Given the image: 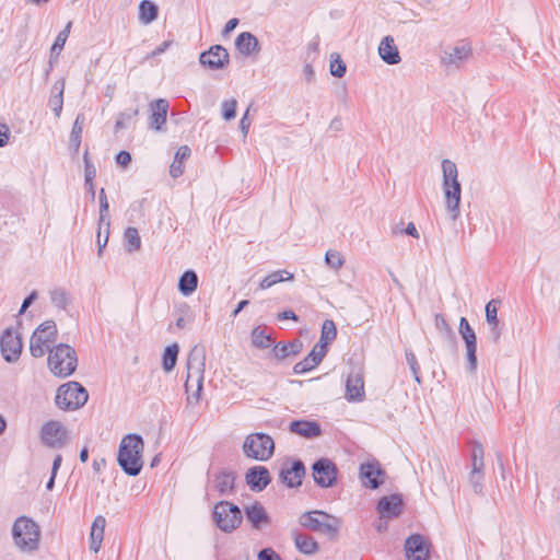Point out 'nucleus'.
<instances>
[{"label":"nucleus","instance_id":"obj_1","mask_svg":"<svg viewBox=\"0 0 560 560\" xmlns=\"http://www.w3.org/2000/svg\"><path fill=\"white\" fill-rule=\"evenodd\" d=\"M143 440L138 434H127L120 442L118 464L129 476H138L142 469Z\"/></svg>","mask_w":560,"mask_h":560},{"label":"nucleus","instance_id":"obj_2","mask_svg":"<svg viewBox=\"0 0 560 560\" xmlns=\"http://www.w3.org/2000/svg\"><path fill=\"white\" fill-rule=\"evenodd\" d=\"M205 361L206 355L203 351L197 347L192 348L188 353L185 389L189 405L199 402L203 383Z\"/></svg>","mask_w":560,"mask_h":560},{"label":"nucleus","instance_id":"obj_3","mask_svg":"<svg viewBox=\"0 0 560 560\" xmlns=\"http://www.w3.org/2000/svg\"><path fill=\"white\" fill-rule=\"evenodd\" d=\"M443 173V192L445 207L453 221L459 217V203L462 197V186L458 180V170L456 164L444 159L441 163Z\"/></svg>","mask_w":560,"mask_h":560},{"label":"nucleus","instance_id":"obj_4","mask_svg":"<svg viewBox=\"0 0 560 560\" xmlns=\"http://www.w3.org/2000/svg\"><path fill=\"white\" fill-rule=\"evenodd\" d=\"M14 545L23 552H33L38 549L40 529L39 526L27 516H20L12 526Z\"/></svg>","mask_w":560,"mask_h":560},{"label":"nucleus","instance_id":"obj_5","mask_svg":"<svg viewBox=\"0 0 560 560\" xmlns=\"http://www.w3.org/2000/svg\"><path fill=\"white\" fill-rule=\"evenodd\" d=\"M299 524L305 529L327 535L330 538H335L341 527L340 518L319 510L302 513Z\"/></svg>","mask_w":560,"mask_h":560},{"label":"nucleus","instance_id":"obj_6","mask_svg":"<svg viewBox=\"0 0 560 560\" xmlns=\"http://www.w3.org/2000/svg\"><path fill=\"white\" fill-rule=\"evenodd\" d=\"M78 358L75 350L66 343H59L49 350L48 366L58 377H68L77 369Z\"/></svg>","mask_w":560,"mask_h":560},{"label":"nucleus","instance_id":"obj_7","mask_svg":"<svg viewBox=\"0 0 560 560\" xmlns=\"http://www.w3.org/2000/svg\"><path fill=\"white\" fill-rule=\"evenodd\" d=\"M88 398V390L80 383L68 382L59 386L55 401L62 410H75L83 407Z\"/></svg>","mask_w":560,"mask_h":560},{"label":"nucleus","instance_id":"obj_8","mask_svg":"<svg viewBox=\"0 0 560 560\" xmlns=\"http://www.w3.org/2000/svg\"><path fill=\"white\" fill-rule=\"evenodd\" d=\"M243 452L249 458L268 460L273 455L275 442L268 434L252 433L244 441Z\"/></svg>","mask_w":560,"mask_h":560},{"label":"nucleus","instance_id":"obj_9","mask_svg":"<svg viewBox=\"0 0 560 560\" xmlns=\"http://www.w3.org/2000/svg\"><path fill=\"white\" fill-rule=\"evenodd\" d=\"M57 326L52 320L40 324L33 332L30 340V351L34 358H42L50 350V345L56 341Z\"/></svg>","mask_w":560,"mask_h":560},{"label":"nucleus","instance_id":"obj_10","mask_svg":"<svg viewBox=\"0 0 560 560\" xmlns=\"http://www.w3.org/2000/svg\"><path fill=\"white\" fill-rule=\"evenodd\" d=\"M213 518L221 530L231 533L241 524L242 513L237 505L221 501L214 506Z\"/></svg>","mask_w":560,"mask_h":560},{"label":"nucleus","instance_id":"obj_11","mask_svg":"<svg viewBox=\"0 0 560 560\" xmlns=\"http://www.w3.org/2000/svg\"><path fill=\"white\" fill-rule=\"evenodd\" d=\"M22 339L12 328H7L0 339V349L3 359L8 363L16 362L22 352Z\"/></svg>","mask_w":560,"mask_h":560},{"label":"nucleus","instance_id":"obj_12","mask_svg":"<svg viewBox=\"0 0 560 560\" xmlns=\"http://www.w3.org/2000/svg\"><path fill=\"white\" fill-rule=\"evenodd\" d=\"M313 477L317 486L322 488L332 487L337 480V467L328 458L316 460L313 466Z\"/></svg>","mask_w":560,"mask_h":560},{"label":"nucleus","instance_id":"obj_13","mask_svg":"<svg viewBox=\"0 0 560 560\" xmlns=\"http://www.w3.org/2000/svg\"><path fill=\"white\" fill-rule=\"evenodd\" d=\"M458 332L466 345V354L468 361V368L470 372H475L477 369V337L465 317H460Z\"/></svg>","mask_w":560,"mask_h":560},{"label":"nucleus","instance_id":"obj_14","mask_svg":"<svg viewBox=\"0 0 560 560\" xmlns=\"http://www.w3.org/2000/svg\"><path fill=\"white\" fill-rule=\"evenodd\" d=\"M199 61L212 70L224 69L230 62V56L223 46L214 45L200 54Z\"/></svg>","mask_w":560,"mask_h":560},{"label":"nucleus","instance_id":"obj_15","mask_svg":"<svg viewBox=\"0 0 560 560\" xmlns=\"http://www.w3.org/2000/svg\"><path fill=\"white\" fill-rule=\"evenodd\" d=\"M67 439V431L59 421H49L42 428V441L49 447H61Z\"/></svg>","mask_w":560,"mask_h":560},{"label":"nucleus","instance_id":"obj_16","mask_svg":"<svg viewBox=\"0 0 560 560\" xmlns=\"http://www.w3.org/2000/svg\"><path fill=\"white\" fill-rule=\"evenodd\" d=\"M408 560H429V544L420 534L409 536L405 541Z\"/></svg>","mask_w":560,"mask_h":560},{"label":"nucleus","instance_id":"obj_17","mask_svg":"<svg viewBox=\"0 0 560 560\" xmlns=\"http://www.w3.org/2000/svg\"><path fill=\"white\" fill-rule=\"evenodd\" d=\"M470 56L471 46L467 43H460L450 50H445L441 57V62L446 67L459 68Z\"/></svg>","mask_w":560,"mask_h":560},{"label":"nucleus","instance_id":"obj_18","mask_svg":"<svg viewBox=\"0 0 560 560\" xmlns=\"http://www.w3.org/2000/svg\"><path fill=\"white\" fill-rule=\"evenodd\" d=\"M346 399L352 402L364 400V380L360 373H350L346 382Z\"/></svg>","mask_w":560,"mask_h":560},{"label":"nucleus","instance_id":"obj_19","mask_svg":"<svg viewBox=\"0 0 560 560\" xmlns=\"http://www.w3.org/2000/svg\"><path fill=\"white\" fill-rule=\"evenodd\" d=\"M247 485L253 491H262L271 481L269 470L264 466H255L245 475Z\"/></svg>","mask_w":560,"mask_h":560},{"label":"nucleus","instance_id":"obj_20","mask_svg":"<svg viewBox=\"0 0 560 560\" xmlns=\"http://www.w3.org/2000/svg\"><path fill=\"white\" fill-rule=\"evenodd\" d=\"M383 476L384 471L378 463H364L360 466V478L371 489H376L384 482Z\"/></svg>","mask_w":560,"mask_h":560},{"label":"nucleus","instance_id":"obj_21","mask_svg":"<svg viewBox=\"0 0 560 560\" xmlns=\"http://www.w3.org/2000/svg\"><path fill=\"white\" fill-rule=\"evenodd\" d=\"M327 351L323 346H314L311 352L293 366L294 374H303L315 369L325 358Z\"/></svg>","mask_w":560,"mask_h":560},{"label":"nucleus","instance_id":"obj_22","mask_svg":"<svg viewBox=\"0 0 560 560\" xmlns=\"http://www.w3.org/2000/svg\"><path fill=\"white\" fill-rule=\"evenodd\" d=\"M402 510V498L399 494L383 497L377 504L381 518L397 517Z\"/></svg>","mask_w":560,"mask_h":560},{"label":"nucleus","instance_id":"obj_23","mask_svg":"<svg viewBox=\"0 0 560 560\" xmlns=\"http://www.w3.org/2000/svg\"><path fill=\"white\" fill-rule=\"evenodd\" d=\"M378 55L385 63L390 66L398 65L401 61L398 47L395 44L394 37L390 35L383 37L381 40Z\"/></svg>","mask_w":560,"mask_h":560},{"label":"nucleus","instance_id":"obj_24","mask_svg":"<svg viewBox=\"0 0 560 560\" xmlns=\"http://www.w3.org/2000/svg\"><path fill=\"white\" fill-rule=\"evenodd\" d=\"M291 537L294 541L295 548L303 555L312 556L318 552V542L310 535L303 534L298 529L291 530Z\"/></svg>","mask_w":560,"mask_h":560},{"label":"nucleus","instance_id":"obj_25","mask_svg":"<svg viewBox=\"0 0 560 560\" xmlns=\"http://www.w3.org/2000/svg\"><path fill=\"white\" fill-rule=\"evenodd\" d=\"M304 475L305 467L301 460L293 462L290 468H282L280 471L282 482L290 488L300 486Z\"/></svg>","mask_w":560,"mask_h":560},{"label":"nucleus","instance_id":"obj_26","mask_svg":"<svg viewBox=\"0 0 560 560\" xmlns=\"http://www.w3.org/2000/svg\"><path fill=\"white\" fill-rule=\"evenodd\" d=\"M289 429L305 439H315L322 434L320 425L316 421L295 420L290 423Z\"/></svg>","mask_w":560,"mask_h":560},{"label":"nucleus","instance_id":"obj_27","mask_svg":"<svg viewBox=\"0 0 560 560\" xmlns=\"http://www.w3.org/2000/svg\"><path fill=\"white\" fill-rule=\"evenodd\" d=\"M245 515L255 529H260L264 525L269 523V516L265 508L258 502L246 506Z\"/></svg>","mask_w":560,"mask_h":560},{"label":"nucleus","instance_id":"obj_28","mask_svg":"<svg viewBox=\"0 0 560 560\" xmlns=\"http://www.w3.org/2000/svg\"><path fill=\"white\" fill-rule=\"evenodd\" d=\"M105 526L106 520L102 515L96 516L92 523L90 533V549L95 553L101 549L102 541L104 539Z\"/></svg>","mask_w":560,"mask_h":560},{"label":"nucleus","instance_id":"obj_29","mask_svg":"<svg viewBox=\"0 0 560 560\" xmlns=\"http://www.w3.org/2000/svg\"><path fill=\"white\" fill-rule=\"evenodd\" d=\"M168 110V102L164 98H159L151 104V126L156 130L161 129V126L165 124Z\"/></svg>","mask_w":560,"mask_h":560},{"label":"nucleus","instance_id":"obj_30","mask_svg":"<svg viewBox=\"0 0 560 560\" xmlns=\"http://www.w3.org/2000/svg\"><path fill=\"white\" fill-rule=\"evenodd\" d=\"M303 349V342L300 339H294L289 343H278L273 347L272 353L275 358L282 361L291 355H298Z\"/></svg>","mask_w":560,"mask_h":560},{"label":"nucleus","instance_id":"obj_31","mask_svg":"<svg viewBox=\"0 0 560 560\" xmlns=\"http://www.w3.org/2000/svg\"><path fill=\"white\" fill-rule=\"evenodd\" d=\"M235 46L244 56H249L250 54L259 50L258 39L248 32H243L237 36Z\"/></svg>","mask_w":560,"mask_h":560},{"label":"nucleus","instance_id":"obj_32","mask_svg":"<svg viewBox=\"0 0 560 560\" xmlns=\"http://www.w3.org/2000/svg\"><path fill=\"white\" fill-rule=\"evenodd\" d=\"M497 303L498 302L495 300H491L486 305V319L487 323L490 325L493 342H497L501 337V331L499 329Z\"/></svg>","mask_w":560,"mask_h":560},{"label":"nucleus","instance_id":"obj_33","mask_svg":"<svg viewBox=\"0 0 560 560\" xmlns=\"http://www.w3.org/2000/svg\"><path fill=\"white\" fill-rule=\"evenodd\" d=\"M198 287V276L192 270L185 271L178 281V290L179 292L185 295L189 296L192 294Z\"/></svg>","mask_w":560,"mask_h":560},{"label":"nucleus","instance_id":"obj_34","mask_svg":"<svg viewBox=\"0 0 560 560\" xmlns=\"http://www.w3.org/2000/svg\"><path fill=\"white\" fill-rule=\"evenodd\" d=\"M190 149L187 145H182L176 151L173 163L170 167V174L172 177L177 178L184 173V161L190 156Z\"/></svg>","mask_w":560,"mask_h":560},{"label":"nucleus","instance_id":"obj_35","mask_svg":"<svg viewBox=\"0 0 560 560\" xmlns=\"http://www.w3.org/2000/svg\"><path fill=\"white\" fill-rule=\"evenodd\" d=\"M159 13L158 5L150 0H142L139 4V20L142 24L148 25L156 20Z\"/></svg>","mask_w":560,"mask_h":560},{"label":"nucleus","instance_id":"obj_36","mask_svg":"<svg viewBox=\"0 0 560 560\" xmlns=\"http://www.w3.org/2000/svg\"><path fill=\"white\" fill-rule=\"evenodd\" d=\"M294 276L293 273L287 271V270H278L269 273L259 283V288L261 290H266L271 288L272 285L283 282V281H291L293 280Z\"/></svg>","mask_w":560,"mask_h":560},{"label":"nucleus","instance_id":"obj_37","mask_svg":"<svg viewBox=\"0 0 560 560\" xmlns=\"http://www.w3.org/2000/svg\"><path fill=\"white\" fill-rule=\"evenodd\" d=\"M337 337V327L334 320L326 319L322 325L319 342L316 346H323V349L327 351V346L334 341Z\"/></svg>","mask_w":560,"mask_h":560},{"label":"nucleus","instance_id":"obj_38","mask_svg":"<svg viewBox=\"0 0 560 560\" xmlns=\"http://www.w3.org/2000/svg\"><path fill=\"white\" fill-rule=\"evenodd\" d=\"M109 226L110 222L108 218V212H100L97 232L98 254L102 253L103 247L107 244L109 236Z\"/></svg>","mask_w":560,"mask_h":560},{"label":"nucleus","instance_id":"obj_39","mask_svg":"<svg viewBox=\"0 0 560 560\" xmlns=\"http://www.w3.org/2000/svg\"><path fill=\"white\" fill-rule=\"evenodd\" d=\"M84 115L79 114L73 122V127L70 133V149L73 153H78L81 145V135L83 131Z\"/></svg>","mask_w":560,"mask_h":560},{"label":"nucleus","instance_id":"obj_40","mask_svg":"<svg viewBox=\"0 0 560 560\" xmlns=\"http://www.w3.org/2000/svg\"><path fill=\"white\" fill-rule=\"evenodd\" d=\"M71 25H72V23L68 22L66 27L61 32H59V34L57 35L55 43L52 44L51 49H50V60H49L50 65L52 63V59L58 58L59 54L63 49L65 44L70 34Z\"/></svg>","mask_w":560,"mask_h":560},{"label":"nucleus","instance_id":"obj_41","mask_svg":"<svg viewBox=\"0 0 560 560\" xmlns=\"http://www.w3.org/2000/svg\"><path fill=\"white\" fill-rule=\"evenodd\" d=\"M235 477L232 472L222 471L215 477V488L221 494L231 493L234 489Z\"/></svg>","mask_w":560,"mask_h":560},{"label":"nucleus","instance_id":"obj_42","mask_svg":"<svg viewBox=\"0 0 560 560\" xmlns=\"http://www.w3.org/2000/svg\"><path fill=\"white\" fill-rule=\"evenodd\" d=\"M124 238L126 242L127 252L133 253L141 248V238L136 228H127L124 234Z\"/></svg>","mask_w":560,"mask_h":560},{"label":"nucleus","instance_id":"obj_43","mask_svg":"<svg viewBox=\"0 0 560 560\" xmlns=\"http://www.w3.org/2000/svg\"><path fill=\"white\" fill-rule=\"evenodd\" d=\"M178 352L179 347L177 343H173L165 348L163 353V369L166 372H171L175 368Z\"/></svg>","mask_w":560,"mask_h":560},{"label":"nucleus","instance_id":"obj_44","mask_svg":"<svg viewBox=\"0 0 560 560\" xmlns=\"http://www.w3.org/2000/svg\"><path fill=\"white\" fill-rule=\"evenodd\" d=\"M252 342L256 348L267 349L271 345V337L261 327H255L252 330Z\"/></svg>","mask_w":560,"mask_h":560},{"label":"nucleus","instance_id":"obj_45","mask_svg":"<svg viewBox=\"0 0 560 560\" xmlns=\"http://www.w3.org/2000/svg\"><path fill=\"white\" fill-rule=\"evenodd\" d=\"M325 262L327 264L328 267L338 271L339 269L342 268L345 264V257L340 252L329 249L325 254Z\"/></svg>","mask_w":560,"mask_h":560},{"label":"nucleus","instance_id":"obj_46","mask_svg":"<svg viewBox=\"0 0 560 560\" xmlns=\"http://www.w3.org/2000/svg\"><path fill=\"white\" fill-rule=\"evenodd\" d=\"M330 73L336 78H342L346 73V65L340 55H330Z\"/></svg>","mask_w":560,"mask_h":560},{"label":"nucleus","instance_id":"obj_47","mask_svg":"<svg viewBox=\"0 0 560 560\" xmlns=\"http://www.w3.org/2000/svg\"><path fill=\"white\" fill-rule=\"evenodd\" d=\"M436 329L447 339H454V331L442 314H436L434 318Z\"/></svg>","mask_w":560,"mask_h":560},{"label":"nucleus","instance_id":"obj_48","mask_svg":"<svg viewBox=\"0 0 560 560\" xmlns=\"http://www.w3.org/2000/svg\"><path fill=\"white\" fill-rule=\"evenodd\" d=\"M237 102L235 98L223 101L221 104L222 116L225 120H231L236 116Z\"/></svg>","mask_w":560,"mask_h":560},{"label":"nucleus","instance_id":"obj_49","mask_svg":"<svg viewBox=\"0 0 560 560\" xmlns=\"http://www.w3.org/2000/svg\"><path fill=\"white\" fill-rule=\"evenodd\" d=\"M95 176H96V170H95L94 165H88V167H85V170H84V177H85V184L89 187V191H90L92 198H94V196H95L94 184H93Z\"/></svg>","mask_w":560,"mask_h":560},{"label":"nucleus","instance_id":"obj_50","mask_svg":"<svg viewBox=\"0 0 560 560\" xmlns=\"http://www.w3.org/2000/svg\"><path fill=\"white\" fill-rule=\"evenodd\" d=\"M406 360H407V363L413 374V377L416 380L417 383H420V376H419V371H420V368H419V364H418V361H417V358L416 355L413 354V352L411 351H406Z\"/></svg>","mask_w":560,"mask_h":560},{"label":"nucleus","instance_id":"obj_51","mask_svg":"<svg viewBox=\"0 0 560 560\" xmlns=\"http://www.w3.org/2000/svg\"><path fill=\"white\" fill-rule=\"evenodd\" d=\"M50 298H51L52 303L56 306L61 307V308H65L67 306L68 299H67V294L63 290H61V289L54 290L50 293Z\"/></svg>","mask_w":560,"mask_h":560},{"label":"nucleus","instance_id":"obj_52","mask_svg":"<svg viewBox=\"0 0 560 560\" xmlns=\"http://www.w3.org/2000/svg\"><path fill=\"white\" fill-rule=\"evenodd\" d=\"M49 106L54 110L56 117H59L63 106V96L60 94H51L49 97Z\"/></svg>","mask_w":560,"mask_h":560},{"label":"nucleus","instance_id":"obj_53","mask_svg":"<svg viewBox=\"0 0 560 560\" xmlns=\"http://www.w3.org/2000/svg\"><path fill=\"white\" fill-rule=\"evenodd\" d=\"M469 480L475 493L479 494L482 492V481H483V472H471L469 475Z\"/></svg>","mask_w":560,"mask_h":560},{"label":"nucleus","instance_id":"obj_54","mask_svg":"<svg viewBox=\"0 0 560 560\" xmlns=\"http://www.w3.org/2000/svg\"><path fill=\"white\" fill-rule=\"evenodd\" d=\"M172 45H173V40L172 39L164 40L154 50H152L150 54H148L144 57V60H150V59L155 58L156 56L165 52Z\"/></svg>","mask_w":560,"mask_h":560},{"label":"nucleus","instance_id":"obj_55","mask_svg":"<svg viewBox=\"0 0 560 560\" xmlns=\"http://www.w3.org/2000/svg\"><path fill=\"white\" fill-rule=\"evenodd\" d=\"M257 560H282L281 557L272 549L265 548L259 551Z\"/></svg>","mask_w":560,"mask_h":560},{"label":"nucleus","instance_id":"obj_56","mask_svg":"<svg viewBox=\"0 0 560 560\" xmlns=\"http://www.w3.org/2000/svg\"><path fill=\"white\" fill-rule=\"evenodd\" d=\"M248 112H249V108L246 110V113L244 114V116L242 117V119L240 121V127H241L244 138L247 136L250 124H252L250 119L248 118Z\"/></svg>","mask_w":560,"mask_h":560},{"label":"nucleus","instance_id":"obj_57","mask_svg":"<svg viewBox=\"0 0 560 560\" xmlns=\"http://www.w3.org/2000/svg\"><path fill=\"white\" fill-rule=\"evenodd\" d=\"M117 164L126 167L131 162V155L127 151H120L116 156Z\"/></svg>","mask_w":560,"mask_h":560},{"label":"nucleus","instance_id":"obj_58","mask_svg":"<svg viewBox=\"0 0 560 560\" xmlns=\"http://www.w3.org/2000/svg\"><path fill=\"white\" fill-rule=\"evenodd\" d=\"M108 208H109V205L107 201L105 189L102 188L100 191V212H108Z\"/></svg>","mask_w":560,"mask_h":560},{"label":"nucleus","instance_id":"obj_59","mask_svg":"<svg viewBox=\"0 0 560 560\" xmlns=\"http://www.w3.org/2000/svg\"><path fill=\"white\" fill-rule=\"evenodd\" d=\"M9 141V128L7 125H0V148L4 147Z\"/></svg>","mask_w":560,"mask_h":560},{"label":"nucleus","instance_id":"obj_60","mask_svg":"<svg viewBox=\"0 0 560 560\" xmlns=\"http://www.w3.org/2000/svg\"><path fill=\"white\" fill-rule=\"evenodd\" d=\"M238 24V20L236 18H233L229 20L222 31V35L226 36L229 35Z\"/></svg>","mask_w":560,"mask_h":560},{"label":"nucleus","instance_id":"obj_61","mask_svg":"<svg viewBox=\"0 0 560 560\" xmlns=\"http://www.w3.org/2000/svg\"><path fill=\"white\" fill-rule=\"evenodd\" d=\"M485 451L480 443H476L474 445L472 452H471V459H483Z\"/></svg>","mask_w":560,"mask_h":560},{"label":"nucleus","instance_id":"obj_62","mask_svg":"<svg viewBox=\"0 0 560 560\" xmlns=\"http://www.w3.org/2000/svg\"><path fill=\"white\" fill-rule=\"evenodd\" d=\"M37 298L36 291H33L22 303L19 314H23L26 308L33 303V301Z\"/></svg>","mask_w":560,"mask_h":560},{"label":"nucleus","instance_id":"obj_63","mask_svg":"<svg viewBox=\"0 0 560 560\" xmlns=\"http://www.w3.org/2000/svg\"><path fill=\"white\" fill-rule=\"evenodd\" d=\"M278 319L279 320L292 319V320L298 322L299 317L296 316V314L293 311L287 310V311H283L278 314Z\"/></svg>","mask_w":560,"mask_h":560},{"label":"nucleus","instance_id":"obj_64","mask_svg":"<svg viewBox=\"0 0 560 560\" xmlns=\"http://www.w3.org/2000/svg\"><path fill=\"white\" fill-rule=\"evenodd\" d=\"M483 459H471V472H483Z\"/></svg>","mask_w":560,"mask_h":560}]
</instances>
